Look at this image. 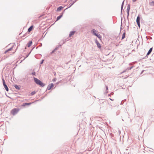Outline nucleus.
Here are the masks:
<instances>
[{
	"label": "nucleus",
	"mask_w": 154,
	"mask_h": 154,
	"mask_svg": "<svg viewBox=\"0 0 154 154\" xmlns=\"http://www.w3.org/2000/svg\"><path fill=\"white\" fill-rule=\"evenodd\" d=\"M34 80L35 83L37 85H40L42 87H43L45 86V84L38 79L34 77Z\"/></svg>",
	"instance_id": "1"
},
{
	"label": "nucleus",
	"mask_w": 154,
	"mask_h": 154,
	"mask_svg": "<svg viewBox=\"0 0 154 154\" xmlns=\"http://www.w3.org/2000/svg\"><path fill=\"white\" fill-rule=\"evenodd\" d=\"M19 111V109L17 108H14L11 111V113L13 115H15Z\"/></svg>",
	"instance_id": "2"
},
{
	"label": "nucleus",
	"mask_w": 154,
	"mask_h": 154,
	"mask_svg": "<svg viewBox=\"0 0 154 154\" xmlns=\"http://www.w3.org/2000/svg\"><path fill=\"white\" fill-rule=\"evenodd\" d=\"M2 82H3V86L4 87V88L7 91H8L9 90V89H8V86H7V85H6V84L5 83V80L4 79V78H2Z\"/></svg>",
	"instance_id": "3"
},
{
	"label": "nucleus",
	"mask_w": 154,
	"mask_h": 154,
	"mask_svg": "<svg viewBox=\"0 0 154 154\" xmlns=\"http://www.w3.org/2000/svg\"><path fill=\"white\" fill-rule=\"evenodd\" d=\"M95 42L96 44H97L98 48L99 49L101 48V46L100 44V43L98 42V41L97 40H96L95 41Z\"/></svg>",
	"instance_id": "4"
},
{
	"label": "nucleus",
	"mask_w": 154,
	"mask_h": 154,
	"mask_svg": "<svg viewBox=\"0 0 154 154\" xmlns=\"http://www.w3.org/2000/svg\"><path fill=\"white\" fill-rule=\"evenodd\" d=\"M54 86V84L53 83H51V84L49 85L47 87V90H50Z\"/></svg>",
	"instance_id": "5"
},
{
	"label": "nucleus",
	"mask_w": 154,
	"mask_h": 154,
	"mask_svg": "<svg viewBox=\"0 0 154 154\" xmlns=\"http://www.w3.org/2000/svg\"><path fill=\"white\" fill-rule=\"evenodd\" d=\"M152 50V48H150V49L149 50L148 52H147V53L146 57L147 56H148V55H149L151 53Z\"/></svg>",
	"instance_id": "6"
},
{
	"label": "nucleus",
	"mask_w": 154,
	"mask_h": 154,
	"mask_svg": "<svg viewBox=\"0 0 154 154\" xmlns=\"http://www.w3.org/2000/svg\"><path fill=\"white\" fill-rule=\"evenodd\" d=\"M14 86L18 90H19L20 89V85H14Z\"/></svg>",
	"instance_id": "7"
},
{
	"label": "nucleus",
	"mask_w": 154,
	"mask_h": 154,
	"mask_svg": "<svg viewBox=\"0 0 154 154\" xmlns=\"http://www.w3.org/2000/svg\"><path fill=\"white\" fill-rule=\"evenodd\" d=\"M75 31H71L70 33V34H69V37H71L72 35H74V34L75 33Z\"/></svg>",
	"instance_id": "8"
},
{
	"label": "nucleus",
	"mask_w": 154,
	"mask_h": 154,
	"mask_svg": "<svg viewBox=\"0 0 154 154\" xmlns=\"http://www.w3.org/2000/svg\"><path fill=\"white\" fill-rule=\"evenodd\" d=\"M136 22L137 23H140V17L139 16H138L137 17Z\"/></svg>",
	"instance_id": "9"
},
{
	"label": "nucleus",
	"mask_w": 154,
	"mask_h": 154,
	"mask_svg": "<svg viewBox=\"0 0 154 154\" xmlns=\"http://www.w3.org/2000/svg\"><path fill=\"white\" fill-rule=\"evenodd\" d=\"M63 8V7H62V6H60V7H58V8H57V11H60Z\"/></svg>",
	"instance_id": "10"
},
{
	"label": "nucleus",
	"mask_w": 154,
	"mask_h": 154,
	"mask_svg": "<svg viewBox=\"0 0 154 154\" xmlns=\"http://www.w3.org/2000/svg\"><path fill=\"white\" fill-rule=\"evenodd\" d=\"M33 26H31L28 28V31L29 32L32 31L33 28Z\"/></svg>",
	"instance_id": "11"
},
{
	"label": "nucleus",
	"mask_w": 154,
	"mask_h": 154,
	"mask_svg": "<svg viewBox=\"0 0 154 154\" xmlns=\"http://www.w3.org/2000/svg\"><path fill=\"white\" fill-rule=\"evenodd\" d=\"M130 8V5H128L127 6V12H129Z\"/></svg>",
	"instance_id": "12"
},
{
	"label": "nucleus",
	"mask_w": 154,
	"mask_h": 154,
	"mask_svg": "<svg viewBox=\"0 0 154 154\" xmlns=\"http://www.w3.org/2000/svg\"><path fill=\"white\" fill-rule=\"evenodd\" d=\"M32 103H23V104L22 106H25L26 105H29L31 104Z\"/></svg>",
	"instance_id": "13"
},
{
	"label": "nucleus",
	"mask_w": 154,
	"mask_h": 154,
	"mask_svg": "<svg viewBox=\"0 0 154 154\" xmlns=\"http://www.w3.org/2000/svg\"><path fill=\"white\" fill-rule=\"evenodd\" d=\"M32 41H29L28 44V47H30L32 45Z\"/></svg>",
	"instance_id": "14"
},
{
	"label": "nucleus",
	"mask_w": 154,
	"mask_h": 154,
	"mask_svg": "<svg viewBox=\"0 0 154 154\" xmlns=\"http://www.w3.org/2000/svg\"><path fill=\"white\" fill-rule=\"evenodd\" d=\"M125 32L123 34L122 39H123L125 37Z\"/></svg>",
	"instance_id": "15"
},
{
	"label": "nucleus",
	"mask_w": 154,
	"mask_h": 154,
	"mask_svg": "<svg viewBox=\"0 0 154 154\" xmlns=\"http://www.w3.org/2000/svg\"><path fill=\"white\" fill-rule=\"evenodd\" d=\"M149 4L150 6H154V1L151 2Z\"/></svg>",
	"instance_id": "16"
},
{
	"label": "nucleus",
	"mask_w": 154,
	"mask_h": 154,
	"mask_svg": "<svg viewBox=\"0 0 154 154\" xmlns=\"http://www.w3.org/2000/svg\"><path fill=\"white\" fill-rule=\"evenodd\" d=\"M61 17H62V15H60V16H59L58 17H57V18L56 21H57L58 20H59L60 19V18Z\"/></svg>",
	"instance_id": "17"
},
{
	"label": "nucleus",
	"mask_w": 154,
	"mask_h": 154,
	"mask_svg": "<svg viewBox=\"0 0 154 154\" xmlns=\"http://www.w3.org/2000/svg\"><path fill=\"white\" fill-rule=\"evenodd\" d=\"M36 93V92L35 91H32L31 93V94L32 96H33Z\"/></svg>",
	"instance_id": "18"
},
{
	"label": "nucleus",
	"mask_w": 154,
	"mask_h": 154,
	"mask_svg": "<svg viewBox=\"0 0 154 154\" xmlns=\"http://www.w3.org/2000/svg\"><path fill=\"white\" fill-rule=\"evenodd\" d=\"M124 0L123 1V2H122V4L121 7V12H122V9H123V5H124Z\"/></svg>",
	"instance_id": "19"
},
{
	"label": "nucleus",
	"mask_w": 154,
	"mask_h": 154,
	"mask_svg": "<svg viewBox=\"0 0 154 154\" xmlns=\"http://www.w3.org/2000/svg\"><path fill=\"white\" fill-rule=\"evenodd\" d=\"M73 5V3H70L69 5V7H68V8H66V9H67V8H70V7H71L72 5Z\"/></svg>",
	"instance_id": "20"
},
{
	"label": "nucleus",
	"mask_w": 154,
	"mask_h": 154,
	"mask_svg": "<svg viewBox=\"0 0 154 154\" xmlns=\"http://www.w3.org/2000/svg\"><path fill=\"white\" fill-rule=\"evenodd\" d=\"M93 34L95 35V33H96V31L95 29H93L92 30Z\"/></svg>",
	"instance_id": "21"
},
{
	"label": "nucleus",
	"mask_w": 154,
	"mask_h": 154,
	"mask_svg": "<svg viewBox=\"0 0 154 154\" xmlns=\"http://www.w3.org/2000/svg\"><path fill=\"white\" fill-rule=\"evenodd\" d=\"M61 46V45H58V46L57 47L54 49L56 50H57L59 48V47Z\"/></svg>",
	"instance_id": "22"
},
{
	"label": "nucleus",
	"mask_w": 154,
	"mask_h": 154,
	"mask_svg": "<svg viewBox=\"0 0 154 154\" xmlns=\"http://www.w3.org/2000/svg\"><path fill=\"white\" fill-rule=\"evenodd\" d=\"M97 37L100 40L101 39V36L100 34H99V35Z\"/></svg>",
	"instance_id": "23"
},
{
	"label": "nucleus",
	"mask_w": 154,
	"mask_h": 154,
	"mask_svg": "<svg viewBox=\"0 0 154 154\" xmlns=\"http://www.w3.org/2000/svg\"><path fill=\"white\" fill-rule=\"evenodd\" d=\"M31 52V51H30V53L28 54L27 55H26V56L24 58V60L25 58H26V57H28V56H29V54H30Z\"/></svg>",
	"instance_id": "24"
},
{
	"label": "nucleus",
	"mask_w": 154,
	"mask_h": 154,
	"mask_svg": "<svg viewBox=\"0 0 154 154\" xmlns=\"http://www.w3.org/2000/svg\"><path fill=\"white\" fill-rule=\"evenodd\" d=\"M32 75H35V72H32L31 73Z\"/></svg>",
	"instance_id": "25"
},
{
	"label": "nucleus",
	"mask_w": 154,
	"mask_h": 154,
	"mask_svg": "<svg viewBox=\"0 0 154 154\" xmlns=\"http://www.w3.org/2000/svg\"><path fill=\"white\" fill-rule=\"evenodd\" d=\"M56 50L54 49L51 53V54H52V53H54L55 51H56Z\"/></svg>",
	"instance_id": "26"
},
{
	"label": "nucleus",
	"mask_w": 154,
	"mask_h": 154,
	"mask_svg": "<svg viewBox=\"0 0 154 154\" xmlns=\"http://www.w3.org/2000/svg\"><path fill=\"white\" fill-rule=\"evenodd\" d=\"M12 48H13L12 47H11V48L8 49V51H11L12 50Z\"/></svg>",
	"instance_id": "27"
},
{
	"label": "nucleus",
	"mask_w": 154,
	"mask_h": 154,
	"mask_svg": "<svg viewBox=\"0 0 154 154\" xmlns=\"http://www.w3.org/2000/svg\"><path fill=\"white\" fill-rule=\"evenodd\" d=\"M137 24L139 28L140 27V23H137Z\"/></svg>",
	"instance_id": "28"
},
{
	"label": "nucleus",
	"mask_w": 154,
	"mask_h": 154,
	"mask_svg": "<svg viewBox=\"0 0 154 154\" xmlns=\"http://www.w3.org/2000/svg\"><path fill=\"white\" fill-rule=\"evenodd\" d=\"M129 12H127V17H128L129 16Z\"/></svg>",
	"instance_id": "29"
},
{
	"label": "nucleus",
	"mask_w": 154,
	"mask_h": 154,
	"mask_svg": "<svg viewBox=\"0 0 154 154\" xmlns=\"http://www.w3.org/2000/svg\"><path fill=\"white\" fill-rule=\"evenodd\" d=\"M95 35L97 37L99 35V34H97V33H95Z\"/></svg>",
	"instance_id": "30"
},
{
	"label": "nucleus",
	"mask_w": 154,
	"mask_h": 154,
	"mask_svg": "<svg viewBox=\"0 0 154 154\" xmlns=\"http://www.w3.org/2000/svg\"><path fill=\"white\" fill-rule=\"evenodd\" d=\"M43 61H44V60H42L41 61V63H40V64H42V63H43Z\"/></svg>",
	"instance_id": "31"
},
{
	"label": "nucleus",
	"mask_w": 154,
	"mask_h": 154,
	"mask_svg": "<svg viewBox=\"0 0 154 154\" xmlns=\"http://www.w3.org/2000/svg\"><path fill=\"white\" fill-rule=\"evenodd\" d=\"M106 90H108V86H106Z\"/></svg>",
	"instance_id": "32"
},
{
	"label": "nucleus",
	"mask_w": 154,
	"mask_h": 154,
	"mask_svg": "<svg viewBox=\"0 0 154 154\" xmlns=\"http://www.w3.org/2000/svg\"><path fill=\"white\" fill-rule=\"evenodd\" d=\"M56 78H55L54 79H53V82L55 81H56Z\"/></svg>",
	"instance_id": "33"
},
{
	"label": "nucleus",
	"mask_w": 154,
	"mask_h": 154,
	"mask_svg": "<svg viewBox=\"0 0 154 154\" xmlns=\"http://www.w3.org/2000/svg\"><path fill=\"white\" fill-rule=\"evenodd\" d=\"M8 51H8V50H6L5 52V53H6L7 52H8Z\"/></svg>",
	"instance_id": "34"
},
{
	"label": "nucleus",
	"mask_w": 154,
	"mask_h": 154,
	"mask_svg": "<svg viewBox=\"0 0 154 154\" xmlns=\"http://www.w3.org/2000/svg\"><path fill=\"white\" fill-rule=\"evenodd\" d=\"M63 12L62 13H61V14H60V15H62V16L63 15Z\"/></svg>",
	"instance_id": "35"
},
{
	"label": "nucleus",
	"mask_w": 154,
	"mask_h": 154,
	"mask_svg": "<svg viewBox=\"0 0 154 154\" xmlns=\"http://www.w3.org/2000/svg\"><path fill=\"white\" fill-rule=\"evenodd\" d=\"M76 1H73V2L72 3H73V4L76 2Z\"/></svg>",
	"instance_id": "36"
},
{
	"label": "nucleus",
	"mask_w": 154,
	"mask_h": 154,
	"mask_svg": "<svg viewBox=\"0 0 154 154\" xmlns=\"http://www.w3.org/2000/svg\"><path fill=\"white\" fill-rule=\"evenodd\" d=\"M119 134H120V133H121V132H120V131L119 130Z\"/></svg>",
	"instance_id": "37"
},
{
	"label": "nucleus",
	"mask_w": 154,
	"mask_h": 154,
	"mask_svg": "<svg viewBox=\"0 0 154 154\" xmlns=\"http://www.w3.org/2000/svg\"><path fill=\"white\" fill-rule=\"evenodd\" d=\"M132 68H133V67H131L130 68V69H131Z\"/></svg>",
	"instance_id": "38"
},
{
	"label": "nucleus",
	"mask_w": 154,
	"mask_h": 154,
	"mask_svg": "<svg viewBox=\"0 0 154 154\" xmlns=\"http://www.w3.org/2000/svg\"><path fill=\"white\" fill-rule=\"evenodd\" d=\"M125 71H124L122 72V73H123V72H125Z\"/></svg>",
	"instance_id": "39"
},
{
	"label": "nucleus",
	"mask_w": 154,
	"mask_h": 154,
	"mask_svg": "<svg viewBox=\"0 0 154 154\" xmlns=\"http://www.w3.org/2000/svg\"><path fill=\"white\" fill-rule=\"evenodd\" d=\"M110 100H112V99H110Z\"/></svg>",
	"instance_id": "40"
},
{
	"label": "nucleus",
	"mask_w": 154,
	"mask_h": 154,
	"mask_svg": "<svg viewBox=\"0 0 154 154\" xmlns=\"http://www.w3.org/2000/svg\"><path fill=\"white\" fill-rule=\"evenodd\" d=\"M33 48H32V50H33Z\"/></svg>",
	"instance_id": "41"
},
{
	"label": "nucleus",
	"mask_w": 154,
	"mask_h": 154,
	"mask_svg": "<svg viewBox=\"0 0 154 154\" xmlns=\"http://www.w3.org/2000/svg\"><path fill=\"white\" fill-rule=\"evenodd\" d=\"M33 48H32V50H33Z\"/></svg>",
	"instance_id": "42"
}]
</instances>
